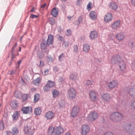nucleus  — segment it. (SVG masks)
I'll return each mask as SVG.
<instances>
[{"label": "nucleus", "instance_id": "obj_1", "mask_svg": "<svg viewBox=\"0 0 135 135\" xmlns=\"http://www.w3.org/2000/svg\"><path fill=\"white\" fill-rule=\"evenodd\" d=\"M124 128L127 132L130 134L134 135L135 134V130L133 129V127L130 123L126 124Z\"/></svg>", "mask_w": 135, "mask_h": 135}, {"label": "nucleus", "instance_id": "obj_2", "mask_svg": "<svg viewBox=\"0 0 135 135\" xmlns=\"http://www.w3.org/2000/svg\"><path fill=\"white\" fill-rule=\"evenodd\" d=\"M110 118L112 120L120 121L123 118L121 114L118 112H115L112 114L110 116Z\"/></svg>", "mask_w": 135, "mask_h": 135}, {"label": "nucleus", "instance_id": "obj_3", "mask_svg": "<svg viewBox=\"0 0 135 135\" xmlns=\"http://www.w3.org/2000/svg\"><path fill=\"white\" fill-rule=\"evenodd\" d=\"M76 95V91L73 88H70L67 94V97L70 99H71L75 98Z\"/></svg>", "mask_w": 135, "mask_h": 135}, {"label": "nucleus", "instance_id": "obj_4", "mask_svg": "<svg viewBox=\"0 0 135 135\" xmlns=\"http://www.w3.org/2000/svg\"><path fill=\"white\" fill-rule=\"evenodd\" d=\"M24 131L26 135H33L34 133V131L33 129L30 128L28 126H25Z\"/></svg>", "mask_w": 135, "mask_h": 135}, {"label": "nucleus", "instance_id": "obj_5", "mask_svg": "<svg viewBox=\"0 0 135 135\" xmlns=\"http://www.w3.org/2000/svg\"><path fill=\"white\" fill-rule=\"evenodd\" d=\"M79 110V108L78 106H74L71 112V116L73 117H75L78 114Z\"/></svg>", "mask_w": 135, "mask_h": 135}, {"label": "nucleus", "instance_id": "obj_6", "mask_svg": "<svg viewBox=\"0 0 135 135\" xmlns=\"http://www.w3.org/2000/svg\"><path fill=\"white\" fill-rule=\"evenodd\" d=\"M32 109L31 107H23L21 109V112L24 114H29L32 112Z\"/></svg>", "mask_w": 135, "mask_h": 135}, {"label": "nucleus", "instance_id": "obj_7", "mask_svg": "<svg viewBox=\"0 0 135 135\" xmlns=\"http://www.w3.org/2000/svg\"><path fill=\"white\" fill-rule=\"evenodd\" d=\"M125 90L128 93L130 96L134 98H135V89L129 88H128L126 87L125 88Z\"/></svg>", "mask_w": 135, "mask_h": 135}, {"label": "nucleus", "instance_id": "obj_8", "mask_svg": "<svg viewBox=\"0 0 135 135\" xmlns=\"http://www.w3.org/2000/svg\"><path fill=\"white\" fill-rule=\"evenodd\" d=\"M90 130L89 127L87 125H83L81 128L82 135H85Z\"/></svg>", "mask_w": 135, "mask_h": 135}, {"label": "nucleus", "instance_id": "obj_9", "mask_svg": "<svg viewBox=\"0 0 135 135\" xmlns=\"http://www.w3.org/2000/svg\"><path fill=\"white\" fill-rule=\"evenodd\" d=\"M63 132L62 127L60 126H58L55 129L54 135H60Z\"/></svg>", "mask_w": 135, "mask_h": 135}, {"label": "nucleus", "instance_id": "obj_10", "mask_svg": "<svg viewBox=\"0 0 135 135\" xmlns=\"http://www.w3.org/2000/svg\"><path fill=\"white\" fill-rule=\"evenodd\" d=\"M121 58L119 56L117 55L116 56H113L112 57L110 62L112 64H114L118 62Z\"/></svg>", "mask_w": 135, "mask_h": 135}, {"label": "nucleus", "instance_id": "obj_11", "mask_svg": "<svg viewBox=\"0 0 135 135\" xmlns=\"http://www.w3.org/2000/svg\"><path fill=\"white\" fill-rule=\"evenodd\" d=\"M53 43H41V47L42 50H45L48 46L50 47H52Z\"/></svg>", "mask_w": 135, "mask_h": 135}, {"label": "nucleus", "instance_id": "obj_12", "mask_svg": "<svg viewBox=\"0 0 135 135\" xmlns=\"http://www.w3.org/2000/svg\"><path fill=\"white\" fill-rule=\"evenodd\" d=\"M113 18V17L112 14L110 13H108L104 17V21L106 22H108L110 21Z\"/></svg>", "mask_w": 135, "mask_h": 135}, {"label": "nucleus", "instance_id": "obj_13", "mask_svg": "<svg viewBox=\"0 0 135 135\" xmlns=\"http://www.w3.org/2000/svg\"><path fill=\"white\" fill-rule=\"evenodd\" d=\"M118 81L117 80H114L110 82L108 84V86L110 89H113L116 87L118 85Z\"/></svg>", "mask_w": 135, "mask_h": 135}, {"label": "nucleus", "instance_id": "obj_14", "mask_svg": "<svg viewBox=\"0 0 135 135\" xmlns=\"http://www.w3.org/2000/svg\"><path fill=\"white\" fill-rule=\"evenodd\" d=\"M120 21L119 20H118L114 22L111 25V27L113 29L116 30L119 27L120 24Z\"/></svg>", "mask_w": 135, "mask_h": 135}, {"label": "nucleus", "instance_id": "obj_15", "mask_svg": "<svg viewBox=\"0 0 135 135\" xmlns=\"http://www.w3.org/2000/svg\"><path fill=\"white\" fill-rule=\"evenodd\" d=\"M10 105L12 108L14 109H16L18 106V102L16 100H13L11 102Z\"/></svg>", "mask_w": 135, "mask_h": 135}, {"label": "nucleus", "instance_id": "obj_16", "mask_svg": "<svg viewBox=\"0 0 135 135\" xmlns=\"http://www.w3.org/2000/svg\"><path fill=\"white\" fill-rule=\"evenodd\" d=\"M109 7L110 9L114 11H116L118 8V6L117 4L114 2H111L109 5Z\"/></svg>", "mask_w": 135, "mask_h": 135}, {"label": "nucleus", "instance_id": "obj_17", "mask_svg": "<svg viewBox=\"0 0 135 135\" xmlns=\"http://www.w3.org/2000/svg\"><path fill=\"white\" fill-rule=\"evenodd\" d=\"M119 66L121 70H123L126 67V65L125 62L122 61L121 59L119 60L118 61Z\"/></svg>", "mask_w": 135, "mask_h": 135}, {"label": "nucleus", "instance_id": "obj_18", "mask_svg": "<svg viewBox=\"0 0 135 135\" xmlns=\"http://www.w3.org/2000/svg\"><path fill=\"white\" fill-rule=\"evenodd\" d=\"M58 8L56 7H54L52 9L51 14L53 17H55L58 14Z\"/></svg>", "mask_w": 135, "mask_h": 135}, {"label": "nucleus", "instance_id": "obj_19", "mask_svg": "<svg viewBox=\"0 0 135 135\" xmlns=\"http://www.w3.org/2000/svg\"><path fill=\"white\" fill-rule=\"evenodd\" d=\"M102 97L104 100L107 102L109 101L111 98L110 95L108 93L103 94Z\"/></svg>", "mask_w": 135, "mask_h": 135}, {"label": "nucleus", "instance_id": "obj_20", "mask_svg": "<svg viewBox=\"0 0 135 135\" xmlns=\"http://www.w3.org/2000/svg\"><path fill=\"white\" fill-rule=\"evenodd\" d=\"M18 114V111H14L13 114L12 115L13 120V121H16L18 119L19 117Z\"/></svg>", "mask_w": 135, "mask_h": 135}, {"label": "nucleus", "instance_id": "obj_21", "mask_svg": "<svg viewBox=\"0 0 135 135\" xmlns=\"http://www.w3.org/2000/svg\"><path fill=\"white\" fill-rule=\"evenodd\" d=\"M54 116V114L52 111H49L47 112L45 115V117L47 119H52Z\"/></svg>", "mask_w": 135, "mask_h": 135}, {"label": "nucleus", "instance_id": "obj_22", "mask_svg": "<svg viewBox=\"0 0 135 135\" xmlns=\"http://www.w3.org/2000/svg\"><path fill=\"white\" fill-rule=\"evenodd\" d=\"M11 131V133L13 135H17L19 132L18 128L16 127H13Z\"/></svg>", "mask_w": 135, "mask_h": 135}, {"label": "nucleus", "instance_id": "obj_23", "mask_svg": "<svg viewBox=\"0 0 135 135\" xmlns=\"http://www.w3.org/2000/svg\"><path fill=\"white\" fill-rule=\"evenodd\" d=\"M17 43H15L14 44L12 49H11V51L12 55H13L14 53L16 52L18 50V47H17Z\"/></svg>", "mask_w": 135, "mask_h": 135}, {"label": "nucleus", "instance_id": "obj_24", "mask_svg": "<svg viewBox=\"0 0 135 135\" xmlns=\"http://www.w3.org/2000/svg\"><path fill=\"white\" fill-rule=\"evenodd\" d=\"M86 120L89 122L93 121V112L91 111L88 114Z\"/></svg>", "mask_w": 135, "mask_h": 135}, {"label": "nucleus", "instance_id": "obj_25", "mask_svg": "<svg viewBox=\"0 0 135 135\" xmlns=\"http://www.w3.org/2000/svg\"><path fill=\"white\" fill-rule=\"evenodd\" d=\"M41 112V108L38 107L35 108L34 110V114L36 115H40Z\"/></svg>", "mask_w": 135, "mask_h": 135}, {"label": "nucleus", "instance_id": "obj_26", "mask_svg": "<svg viewBox=\"0 0 135 135\" xmlns=\"http://www.w3.org/2000/svg\"><path fill=\"white\" fill-rule=\"evenodd\" d=\"M124 33L123 32L118 33L116 36L117 38L118 39L119 41L123 40L124 38Z\"/></svg>", "mask_w": 135, "mask_h": 135}, {"label": "nucleus", "instance_id": "obj_27", "mask_svg": "<svg viewBox=\"0 0 135 135\" xmlns=\"http://www.w3.org/2000/svg\"><path fill=\"white\" fill-rule=\"evenodd\" d=\"M90 48V46L88 44H86L84 45L83 46V51L85 52H88Z\"/></svg>", "mask_w": 135, "mask_h": 135}, {"label": "nucleus", "instance_id": "obj_28", "mask_svg": "<svg viewBox=\"0 0 135 135\" xmlns=\"http://www.w3.org/2000/svg\"><path fill=\"white\" fill-rule=\"evenodd\" d=\"M59 104L60 108H64L65 104L64 100H60L59 101Z\"/></svg>", "mask_w": 135, "mask_h": 135}, {"label": "nucleus", "instance_id": "obj_29", "mask_svg": "<svg viewBox=\"0 0 135 135\" xmlns=\"http://www.w3.org/2000/svg\"><path fill=\"white\" fill-rule=\"evenodd\" d=\"M54 38V36L52 35H49L46 42H53Z\"/></svg>", "mask_w": 135, "mask_h": 135}, {"label": "nucleus", "instance_id": "obj_30", "mask_svg": "<svg viewBox=\"0 0 135 135\" xmlns=\"http://www.w3.org/2000/svg\"><path fill=\"white\" fill-rule=\"evenodd\" d=\"M52 94L53 97L56 98L58 97L59 94V91L57 90L54 89L52 91Z\"/></svg>", "mask_w": 135, "mask_h": 135}, {"label": "nucleus", "instance_id": "obj_31", "mask_svg": "<svg viewBox=\"0 0 135 135\" xmlns=\"http://www.w3.org/2000/svg\"><path fill=\"white\" fill-rule=\"evenodd\" d=\"M54 128L53 127L51 126L48 128V133L49 134L54 135V132L55 130Z\"/></svg>", "mask_w": 135, "mask_h": 135}, {"label": "nucleus", "instance_id": "obj_32", "mask_svg": "<svg viewBox=\"0 0 135 135\" xmlns=\"http://www.w3.org/2000/svg\"><path fill=\"white\" fill-rule=\"evenodd\" d=\"M37 54L38 57L40 59H42L44 56V54H43L42 51H38Z\"/></svg>", "mask_w": 135, "mask_h": 135}, {"label": "nucleus", "instance_id": "obj_33", "mask_svg": "<svg viewBox=\"0 0 135 135\" xmlns=\"http://www.w3.org/2000/svg\"><path fill=\"white\" fill-rule=\"evenodd\" d=\"M65 57V55L64 53H62L58 57L59 61L61 62L63 61Z\"/></svg>", "mask_w": 135, "mask_h": 135}, {"label": "nucleus", "instance_id": "obj_34", "mask_svg": "<svg viewBox=\"0 0 135 135\" xmlns=\"http://www.w3.org/2000/svg\"><path fill=\"white\" fill-rule=\"evenodd\" d=\"M78 47L77 45H75L73 46V51L74 52L78 53L79 51H78Z\"/></svg>", "mask_w": 135, "mask_h": 135}, {"label": "nucleus", "instance_id": "obj_35", "mask_svg": "<svg viewBox=\"0 0 135 135\" xmlns=\"http://www.w3.org/2000/svg\"><path fill=\"white\" fill-rule=\"evenodd\" d=\"M40 81V78L39 77H38L33 81V82L34 85L37 86L39 84Z\"/></svg>", "mask_w": 135, "mask_h": 135}, {"label": "nucleus", "instance_id": "obj_36", "mask_svg": "<svg viewBox=\"0 0 135 135\" xmlns=\"http://www.w3.org/2000/svg\"><path fill=\"white\" fill-rule=\"evenodd\" d=\"M47 84L51 88L53 87L55 85V83L54 81L49 80L47 81Z\"/></svg>", "mask_w": 135, "mask_h": 135}, {"label": "nucleus", "instance_id": "obj_37", "mask_svg": "<svg viewBox=\"0 0 135 135\" xmlns=\"http://www.w3.org/2000/svg\"><path fill=\"white\" fill-rule=\"evenodd\" d=\"M40 95L38 94H36L34 95V101L35 102H37L39 99Z\"/></svg>", "mask_w": 135, "mask_h": 135}, {"label": "nucleus", "instance_id": "obj_38", "mask_svg": "<svg viewBox=\"0 0 135 135\" xmlns=\"http://www.w3.org/2000/svg\"><path fill=\"white\" fill-rule=\"evenodd\" d=\"M49 23L51 25L55 24V20L52 17H50L49 19Z\"/></svg>", "mask_w": 135, "mask_h": 135}, {"label": "nucleus", "instance_id": "obj_39", "mask_svg": "<svg viewBox=\"0 0 135 135\" xmlns=\"http://www.w3.org/2000/svg\"><path fill=\"white\" fill-rule=\"evenodd\" d=\"M50 88L47 84L45 85L43 87V90L45 91H48L50 90Z\"/></svg>", "mask_w": 135, "mask_h": 135}, {"label": "nucleus", "instance_id": "obj_40", "mask_svg": "<svg viewBox=\"0 0 135 135\" xmlns=\"http://www.w3.org/2000/svg\"><path fill=\"white\" fill-rule=\"evenodd\" d=\"M4 128L3 121L2 120L0 121V130H3Z\"/></svg>", "mask_w": 135, "mask_h": 135}, {"label": "nucleus", "instance_id": "obj_41", "mask_svg": "<svg viewBox=\"0 0 135 135\" xmlns=\"http://www.w3.org/2000/svg\"><path fill=\"white\" fill-rule=\"evenodd\" d=\"M14 95L16 98H19L20 96V94L18 91H16L14 93Z\"/></svg>", "mask_w": 135, "mask_h": 135}, {"label": "nucleus", "instance_id": "obj_42", "mask_svg": "<svg viewBox=\"0 0 135 135\" xmlns=\"http://www.w3.org/2000/svg\"><path fill=\"white\" fill-rule=\"evenodd\" d=\"M28 95L27 94H23L22 97V99L23 102H25L27 99Z\"/></svg>", "mask_w": 135, "mask_h": 135}, {"label": "nucleus", "instance_id": "obj_43", "mask_svg": "<svg viewBox=\"0 0 135 135\" xmlns=\"http://www.w3.org/2000/svg\"><path fill=\"white\" fill-rule=\"evenodd\" d=\"M92 3L91 2H89L87 6V9L89 11H90L91 9V6Z\"/></svg>", "mask_w": 135, "mask_h": 135}, {"label": "nucleus", "instance_id": "obj_44", "mask_svg": "<svg viewBox=\"0 0 135 135\" xmlns=\"http://www.w3.org/2000/svg\"><path fill=\"white\" fill-rule=\"evenodd\" d=\"M98 116V114L95 112H93V120L97 119Z\"/></svg>", "mask_w": 135, "mask_h": 135}, {"label": "nucleus", "instance_id": "obj_45", "mask_svg": "<svg viewBox=\"0 0 135 135\" xmlns=\"http://www.w3.org/2000/svg\"><path fill=\"white\" fill-rule=\"evenodd\" d=\"M40 64L39 66L40 67H42L45 65V63L42 60H40Z\"/></svg>", "mask_w": 135, "mask_h": 135}, {"label": "nucleus", "instance_id": "obj_46", "mask_svg": "<svg viewBox=\"0 0 135 135\" xmlns=\"http://www.w3.org/2000/svg\"><path fill=\"white\" fill-rule=\"evenodd\" d=\"M89 98L92 101H93V91L91 90L89 93Z\"/></svg>", "mask_w": 135, "mask_h": 135}, {"label": "nucleus", "instance_id": "obj_47", "mask_svg": "<svg viewBox=\"0 0 135 135\" xmlns=\"http://www.w3.org/2000/svg\"><path fill=\"white\" fill-rule=\"evenodd\" d=\"M47 60L48 62H51L52 61V58L50 56H47Z\"/></svg>", "mask_w": 135, "mask_h": 135}, {"label": "nucleus", "instance_id": "obj_48", "mask_svg": "<svg viewBox=\"0 0 135 135\" xmlns=\"http://www.w3.org/2000/svg\"><path fill=\"white\" fill-rule=\"evenodd\" d=\"M77 21L80 24L83 21V19L82 16H79L78 18Z\"/></svg>", "mask_w": 135, "mask_h": 135}, {"label": "nucleus", "instance_id": "obj_49", "mask_svg": "<svg viewBox=\"0 0 135 135\" xmlns=\"http://www.w3.org/2000/svg\"><path fill=\"white\" fill-rule=\"evenodd\" d=\"M85 85L89 86H90L91 85H92L91 81L89 80H88L86 81Z\"/></svg>", "mask_w": 135, "mask_h": 135}, {"label": "nucleus", "instance_id": "obj_50", "mask_svg": "<svg viewBox=\"0 0 135 135\" xmlns=\"http://www.w3.org/2000/svg\"><path fill=\"white\" fill-rule=\"evenodd\" d=\"M69 43H62V47L65 48L69 46Z\"/></svg>", "mask_w": 135, "mask_h": 135}, {"label": "nucleus", "instance_id": "obj_51", "mask_svg": "<svg viewBox=\"0 0 135 135\" xmlns=\"http://www.w3.org/2000/svg\"><path fill=\"white\" fill-rule=\"evenodd\" d=\"M71 30L70 29H68L67 30V32H66V34L67 36H68L71 35Z\"/></svg>", "mask_w": 135, "mask_h": 135}, {"label": "nucleus", "instance_id": "obj_52", "mask_svg": "<svg viewBox=\"0 0 135 135\" xmlns=\"http://www.w3.org/2000/svg\"><path fill=\"white\" fill-rule=\"evenodd\" d=\"M53 70L55 73L59 71V69L57 66H55L53 67Z\"/></svg>", "mask_w": 135, "mask_h": 135}, {"label": "nucleus", "instance_id": "obj_53", "mask_svg": "<svg viewBox=\"0 0 135 135\" xmlns=\"http://www.w3.org/2000/svg\"><path fill=\"white\" fill-rule=\"evenodd\" d=\"M98 36V33L96 31H93V38H96Z\"/></svg>", "mask_w": 135, "mask_h": 135}, {"label": "nucleus", "instance_id": "obj_54", "mask_svg": "<svg viewBox=\"0 0 135 135\" xmlns=\"http://www.w3.org/2000/svg\"><path fill=\"white\" fill-rule=\"evenodd\" d=\"M89 17L92 20H93V11H91L90 12L89 15Z\"/></svg>", "mask_w": 135, "mask_h": 135}, {"label": "nucleus", "instance_id": "obj_55", "mask_svg": "<svg viewBox=\"0 0 135 135\" xmlns=\"http://www.w3.org/2000/svg\"><path fill=\"white\" fill-rule=\"evenodd\" d=\"M16 70H12V71H9V74L13 75L15 74L16 73Z\"/></svg>", "mask_w": 135, "mask_h": 135}, {"label": "nucleus", "instance_id": "obj_56", "mask_svg": "<svg viewBox=\"0 0 135 135\" xmlns=\"http://www.w3.org/2000/svg\"><path fill=\"white\" fill-rule=\"evenodd\" d=\"M69 78L70 79L74 81L75 80V76L73 74L70 75Z\"/></svg>", "mask_w": 135, "mask_h": 135}, {"label": "nucleus", "instance_id": "obj_57", "mask_svg": "<svg viewBox=\"0 0 135 135\" xmlns=\"http://www.w3.org/2000/svg\"><path fill=\"white\" fill-rule=\"evenodd\" d=\"M82 60H78L77 62V64L78 65L80 66L82 64Z\"/></svg>", "mask_w": 135, "mask_h": 135}, {"label": "nucleus", "instance_id": "obj_58", "mask_svg": "<svg viewBox=\"0 0 135 135\" xmlns=\"http://www.w3.org/2000/svg\"><path fill=\"white\" fill-rule=\"evenodd\" d=\"M82 0H77L76 2V4L79 6L81 4Z\"/></svg>", "mask_w": 135, "mask_h": 135}, {"label": "nucleus", "instance_id": "obj_59", "mask_svg": "<svg viewBox=\"0 0 135 135\" xmlns=\"http://www.w3.org/2000/svg\"><path fill=\"white\" fill-rule=\"evenodd\" d=\"M104 135H114L113 134L110 132H107L105 133Z\"/></svg>", "mask_w": 135, "mask_h": 135}, {"label": "nucleus", "instance_id": "obj_60", "mask_svg": "<svg viewBox=\"0 0 135 135\" xmlns=\"http://www.w3.org/2000/svg\"><path fill=\"white\" fill-rule=\"evenodd\" d=\"M89 37L90 39H93V31H91L89 35Z\"/></svg>", "mask_w": 135, "mask_h": 135}, {"label": "nucleus", "instance_id": "obj_61", "mask_svg": "<svg viewBox=\"0 0 135 135\" xmlns=\"http://www.w3.org/2000/svg\"><path fill=\"white\" fill-rule=\"evenodd\" d=\"M38 16L35 15L33 14H31L30 15V17L32 18H37Z\"/></svg>", "mask_w": 135, "mask_h": 135}, {"label": "nucleus", "instance_id": "obj_62", "mask_svg": "<svg viewBox=\"0 0 135 135\" xmlns=\"http://www.w3.org/2000/svg\"><path fill=\"white\" fill-rule=\"evenodd\" d=\"M20 83L23 85H25L26 84L25 82L22 78H21V80Z\"/></svg>", "mask_w": 135, "mask_h": 135}, {"label": "nucleus", "instance_id": "obj_63", "mask_svg": "<svg viewBox=\"0 0 135 135\" xmlns=\"http://www.w3.org/2000/svg\"><path fill=\"white\" fill-rule=\"evenodd\" d=\"M95 13V12L93 11V20L96 19L97 17V15Z\"/></svg>", "mask_w": 135, "mask_h": 135}, {"label": "nucleus", "instance_id": "obj_64", "mask_svg": "<svg viewBox=\"0 0 135 135\" xmlns=\"http://www.w3.org/2000/svg\"><path fill=\"white\" fill-rule=\"evenodd\" d=\"M131 105L134 108H135V100L133 102H132Z\"/></svg>", "mask_w": 135, "mask_h": 135}]
</instances>
